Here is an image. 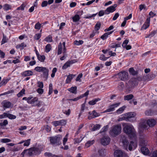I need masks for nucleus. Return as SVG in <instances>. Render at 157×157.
Here are the masks:
<instances>
[{
    "mask_svg": "<svg viewBox=\"0 0 157 157\" xmlns=\"http://www.w3.org/2000/svg\"><path fill=\"white\" fill-rule=\"evenodd\" d=\"M151 157H157V150L152 151L150 154Z\"/></svg>",
    "mask_w": 157,
    "mask_h": 157,
    "instance_id": "obj_40",
    "label": "nucleus"
},
{
    "mask_svg": "<svg viewBox=\"0 0 157 157\" xmlns=\"http://www.w3.org/2000/svg\"><path fill=\"white\" fill-rule=\"evenodd\" d=\"M124 132L128 135L130 138L134 137L136 136V132L133 126L131 124H126L123 128Z\"/></svg>",
    "mask_w": 157,
    "mask_h": 157,
    "instance_id": "obj_1",
    "label": "nucleus"
},
{
    "mask_svg": "<svg viewBox=\"0 0 157 157\" xmlns=\"http://www.w3.org/2000/svg\"><path fill=\"white\" fill-rule=\"evenodd\" d=\"M80 19L79 16L78 15L76 14L72 17L73 21L74 22L78 21Z\"/></svg>",
    "mask_w": 157,
    "mask_h": 157,
    "instance_id": "obj_32",
    "label": "nucleus"
},
{
    "mask_svg": "<svg viewBox=\"0 0 157 157\" xmlns=\"http://www.w3.org/2000/svg\"><path fill=\"white\" fill-rule=\"evenodd\" d=\"M43 67H35L34 70L39 72H41Z\"/></svg>",
    "mask_w": 157,
    "mask_h": 157,
    "instance_id": "obj_54",
    "label": "nucleus"
},
{
    "mask_svg": "<svg viewBox=\"0 0 157 157\" xmlns=\"http://www.w3.org/2000/svg\"><path fill=\"white\" fill-rule=\"evenodd\" d=\"M25 90L24 89H23L17 94V96L18 97H20L23 95V94H25Z\"/></svg>",
    "mask_w": 157,
    "mask_h": 157,
    "instance_id": "obj_35",
    "label": "nucleus"
},
{
    "mask_svg": "<svg viewBox=\"0 0 157 157\" xmlns=\"http://www.w3.org/2000/svg\"><path fill=\"white\" fill-rule=\"evenodd\" d=\"M52 124L55 127L57 126H65L67 123V121L64 119H62L59 121H52Z\"/></svg>",
    "mask_w": 157,
    "mask_h": 157,
    "instance_id": "obj_6",
    "label": "nucleus"
},
{
    "mask_svg": "<svg viewBox=\"0 0 157 157\" xmlns=\"http://www.w3.org/2000/svg\"><path fill=\"white\" fill-rule=\"evenodd\" d=\"M44 40L48 42H52V37L50 36H48Z\"/></svg>",
    "mask_w": 157,
    "mask_h": 157,
    "instance_id": "obj_36",
    "label": "nucleus"
},
{
    "mask_svg": "<svg viewBox=\"0 0 157 157\" xmlns=\"http://www.w3.org/2000/svg\"><path fill=\"white\" fill-rule=\"evenodd\" d=\"M149 25H147V24H144L143 25L142 27L141 28V29H146L148 27Z\"/></svg>",
    "mask_w": 157,
    "mask_h": 157,
    "instance_id": "obj_59",
    "label": "nucleus"
},
{
    "mask_svg": "<svg viewBox=\"0 0 157 157\" xmlns=\"http://www.w3.org/2000/svg\"><path fill=\"white\" fill-rule=\"evenodd\" d=\"M122 143L123 144L124 148L125 149L127 150L128 148L130 151L132 150V146L134 144V143L132 141H131L129 144L128 141L126 139H124L123 140Z\"/></svg>",
    "mask_w": 157,
    "mask_h": 157,
    "instance_id": "obj_5",
    "label": "nucleus"
},
{
    "mask_svg": "<svg viewBox=\"0 0 157 157\" xmlns=\"http://www.w3.org/2000/svg\"><path fill=\"white\" fill-rule=\"evenodd\" d=\"M10 9V6L7 4H6L4 6V9L6 11Z\"/></svg>",
    "mask_w": 157,
    "mask_h": 157,
    "instance_id": "obj_58",
    "label": "nucleus"
},
{
    "mask_svg": "<svg viewBox=\"0 0 157 157\" xmlns=\"http://www.w3.org/2000/svg\"><path fill=\"white\" fill-rule=\"evenodd\" d=\"M2 104L3 107L5 108H8L10 107L11 105V103L10 102L7 101H4Z\"/></svg>",
    "mask_w": 157,
    "mask_h": 157,
    "instance_id": "obj_19",
    "label": "nucleus"
},
{
    "mask_svg": "<svg viewBox=\"0 0 157 157\" xmlns=\"http://www.w3.org/2000/svg\"><path fill=\"white\" fill-rule=\"evenodd\" d=\"M41 28V24L39 22H37L35 25V28L36 29L39 30Z\"/></svg>",
    "mask_w": 157,
    "mask_h": 157,
    "instance_id": "obj_49",
    "label": "nucleus"
},
{
    "mask_svg": "<svg viewBox=\"0 0 157 157\" xmlns=\"http://www.w3.org/2000/svg\"><path fill=\"white\" fill-rule=\"evenodd\" d=\"M100 128V125L99 124H96L91 129V131H94L99 129Z\"/></svg>",
    "mask_w": 157,
    "mask_h": 157,
    "instance_id": "obj_34",
    "label": "nucleus"
},
{
    "mask_svg": "<svg viewBox=\"0 0 157 157\" xmlns=\"http://www.w3.org/2000/svg\"><path fill=\"white\" fill-rule=\"evenodd\" d=\"M113 28L114 27L113 25H111L109 28L105 29L104 31L105 32L109 31L113 29Z\"/></svg>",
    "mask_w": 157,
    "mask_h": 157,
    "instance_id": "obj_63",
    "label": "nucleus"
},
{
    "mask_svg": "<svg viewBox=\"0 0 157 157\" xmlns=\"http://www.w3.org/2000/svg\"><path fill=\"white\" fill-rule=\"evenodd\" d=\"M30 139H28L26 140H25L24 146H28L30 144Z\"/></svg>",
    "mask_w": 157,
    "mask_h": 157,
    "instance_id": "obj_45",
    "label": "nucleus"
},
{
    "mask_svg": "<svg viewBox=\"0 0 157 157\" xmlns=\"http://www.w3.org/2000/svg\"><path fill=\"white\" fill-rule=\"evenodd\" d=\"M76 62L77 61L75 60H73L67 62L64 64V65L63 66L62 69H66L68 67H69L71 64H73Z\"/></svg>",
    "mask_w": 157,
    "mask_h": 157,
    "instance_id": "obj_16",
    "label": "nucleus"
},
{
    "mask_svg": "<svg viewBox=\"0 0 157 157\" xmlns=\"http://www.w3.org/2000/svg\"><path fill=\"white\" fill-rule=\"evenodd\" d=\"M38 86L40 88H43L44 87V85L43 82H38Z\"/></svg>",
    "mask_w": 157,
    "mask_h": 157,
    "instance_id": "obj_61",
    "label": "nucleus"
},
{
    "mask_svg": "<svg viewBox=\"0 0 157 157\" xmlns=\"http://www.w3.org/2000/svg\"><path fill=\"white\" fill-rule=\"evenodd\" d=\"M147 124V122H141L140 124V127L143 128L145 129H147L148 128V127Z\"/></svg>",
    "mask_w": 157,
    "mask_h": 157,
    "instance_id": "obj_26",
    "label": "nucleus"
},
{
    "mask_svg": "<svg viewBox=\"0 0 157 157\" xmlns=\"http://www.w3.org/2000/svg\"><path fill=\"white\" fill-rule=\"evenodd\" d=\"M101 25V23L100 22H98L95 26V29L96 30H98L100 28Z\"/></svg>",
    "mask_w": 157,
    "mask_h": 157,
    "instance_id": "obj_37",
    "label": "nucleus"
},
{
    "mask_svg": "<svg viewBox=\"0 0 157 157\" xmlns=\"http://www.w3.org/2000/svg\"><path fill=\"white\" fill-rule=\"evenodd\" d=\"M155 77V75L151 73L147 76H144V78L146 80H151L154 78Z\"/></svg>",
    "mask_w": 157,
    "mask_h": 157,
    "instance_id": "obj_23",
    "label": "nucleus"
},
{
    "mask_svg": "<svg viewBox=\"0 0 157 157\" xmlns=\"http://www.w3.org/2000/svg\"><path fill=\"white\" fill-rule=\"evenodd\" d=\"M94 142V140H89L87 141V142L86 144L85 147H88L90 145H91Z\"/></svg>",
    "mask_w": 157,
    "mask_h": 157,
    "instance_id": "obj_29",
    "label": "nucleus"
},
{
    "mask_svg": "<svg viewBox=\"0 0 157 157\" xmlns=\"http://www.w3.org/2000/svg\"><path fill=\"white\" fill-rule=\"evenodd\" d=\"M125 108L126 107L125 106L120 107L117 110V114H120L122 113Z\"/></svg>",
    "mask_w": 157,
    "mask_h": 157,
    "instance_id": "obj_28",
    "label": "nucleus"
},
{
    "mask_svg": "<svg viewBox=\"0 0 157 157\" xmlns=\"http://www.w3.org/2000/svg\"><path fill=\"white\" fill-rule=\"evenodd\" d=\"M93 116L94 117V118H95L99 116L100 114L99 113H97L95 110H93L91 113Z\"/></svg>",
    "mask_w": 157,
    "mask_h": 157,
    "instance_id": "obj_47",
    "label": "nucleus"
},
{
    "mask_svg": "<svg viewBox=\"0 0 157 157\" xmlns=\"http://www.w3.org/2000/svg\"><path fill=\"white\" fill-rule=\"evenodd\" d=\"M146 115L147 116H151L152 115V113L151 112L150 110H146L145 113Z\"/></svg>",
    "mask_w": 157,
    "mask_h": 157,
    "instance_id": "obj_53",
    "label": "nucleus"
},
{
    "mask_svg": "<svg viewBox=\"0 0 157 157\" xmlns=\"http://www.w3.org/2000/svg\"><path fill=\"white\" fill-rule=\"evenodd\" d=\"M42 69L41 72L43 73V78H45V80H47L49 70L45 67H43Z\"/></svg>",
    "mask_w": 157,
    "mask_h": 157,
    "instance_id": "obj_15",
    "label": "nucleus"
},
{
    "mask_svg": "<svg viewBox=\"0 0 157 157\" xmlns=\"http://www.w3.org/2000/svg\"><path fill=\"white\" fill-rule=\"evenodd\" d=\"M63 47L62 46L61 43H60L58 45V49L57 52V54L58 55H60L61 54L62 52V48Z\"/></svg>",
    "mask_w": 157,
    "mask_h": 157,
    "instance_id": "obj_27",
    "label": "nucleus"
},
{
    "mask_svg": "<svg viewBox=\"0 0 157 157\" xmlns=\"http://www.w3.org/2000/svg\"><path fill=\"white\" fill-rule=\"evenodd\" d=\"M117 5L115 4L113 6H111L107 8L105 10V14H108L110 13H113L116 10V7L117 6Z\"/></svg>",
    "mask_w": 157,
    "mask_h": 157,
    "instance_id": "obj_9",
    "label": "nucleus"
},
{
    "mask_svg": "<svg viewBox=\"0 0 157 157\" xmlns=\"http://www.w3.org/2000/svg\"><path fill=\"white\" fill-rule=\"evenodd\" d=\"M135 116V114L133 112H130L124 114V118L126 121H129V119L134 117Z\"/></svg>",
    "mask_w": 157,
    "mask_h": 157,
    "instance_id": "obj_13",
    "label": "nucleus"
},
{
    "mask_svg": "<svg viewBox=\"0 0 157 157\" xmlns=\"http://www.w3.org/2000/svg\"><path fill=\"white\" fill-rule=\"evenodd\" d=\"M41 34L40 33L36 34L34 36V38L36 40H38L40 37Z\"/></svg>",
    "mask_w": 157,
    "mask_h": 157,
    "instance_id": "obj_55",
    "label": "nucleus"
},
{
    "mask_svg": "<svg viewBox=\"0 0 157 157\" xmlns=\"http://www.w3.org/2000/svg\"><path fill=\"white\" fill-rule=\"evenodd\" d=\"M110 141V138L107 136H104L101 139V144L104 146L109 144Z\"/></svg>",
    "mask_w": 157,
    "mask_h": 157,
    "instance_id": "obj_8",
    "label": "nucleus"
},
{
    "mask_svg": "<svg viewBox=\"0 0 157 157\" xmlns=\"http://www.w3.org/2000/svg\"><path fill=\"white\" fill-rule=\"evenodd\" d=\"M7 113H4L0 115V119L5 118L7 117Z\"/></svg>",
    "mask_w": 157,
    "mask_h": 157,
    "instance_id": "obj_57",
    "label": "nucleus"
},
{
    "mask_svg": "<svg viewBox=\"0 0 157 157\" xmlns=\"http://www.w3.org/2000/svg\"><path fill=\"white\" fill-rule=\"evenodd\" d=\"M77 88L76 86L72 87L68 89V90L71 93L76 94L77 93Z\"/></svg>",
    "mask_w": 157,
    "mask_h": 157,
    "instance_id": "obj_25",
    "label": "nucleus"
},
{
    "mask_svg": "<svg viewBox=\"0 0 157 157\" xmlns=\"http://www.w3.org/2000/svg\"><path fill=\"white\" fill-rule=\"evenodd\" d=\"M147 124L149 127H153L156 124V121L153 119H150L147 121Z\"/></svg>",
    "mask_w": 157,
    "mask_h": 157,
    "instance_id": "obj_14",
    "label": "nucleus"
},
{
    "mask_svg": "<svg viewBox=\"0 0 157 157\" xmlns=\"http://www.w3.org/2000/svg\"><path fill=\"white\" fill-rule=\"evenodd\" d=\"M25 6L26 5L24 3H23L21 5V6L20 7L17 8V10H24V8L25 7Z\"/></svg>",
    "mask_w": 157,
    "mask_h": 157,
    "instance_id": "obj_43",
    "label": "nucleus"
},
{
    "mask_svg": "<svg viewBox=\"0 0 157 157\" xmlns=\"http://www.w3.org/2000/svg\"><path fill=\"white\" fill-rule=\"evenodd\" d=\"M50 144L53 146H59L61 144L62 136L60 135H58L54 136L49 137Z\"/></svg>",
    "mask_w": 157,
    "mask_h": 157,
    "instance_id": "obj_2",
    "label": "nucleus"
},
{
    "mask_svg": "<svg viewBox=\"0 0 157 157\" xmlns=\"http://www.w3.org/2000/svg\"><path fill=\"white\" fill-rule=\"evenodd\" d=\"M38 100V99L37 98H34L31 100V102L29 101V103L32 104L33 106L39 107L40 105V101Z\"/></svg>",
    "mask_w": 157,
    "mask_h": 157,
    "instance_id": "obj_11",
    "label": "nucleus"
},
{
    "mask_svg": "<svg viewBox=\"0 0 157 157\" xmlns=\"http://www.w3.org/2000/svg\"><path fill=\"white\" fill-rule=\"evenodd\" d=\"M14 92V90H10L2 94H1L2 95H5L6 94H10L12 93H13Z\"/></svg>",
    "mask_w": 157,
    "mask_h": 157,
    "instance_id": "obj_44",
    "label": "nucleus"
},
{
    "mask_svg": "<svg viewBox=\"0 0 157 157\" xmlns=\"http://www.w3.org/2000/svg\"><path fill=\"white\" fill-rule=\"evenodd\" d=\"M43 149L38 147H33L28 149V155L30 156L36 155L40 154Z\"/></svg>",
    "mask_w": 157,
    "mask_h": 157,
    "instance_id": "obj_4",
    "label": "nucleus"
},
{
    "mask_svg": "<svg viewBox=\"0 0 157 157\" xmlns=\"http://www.w3.org/2000/svg\"><path fill=\"white\" fill-rule=\"evenodd\" d=\"M82 73L79 74L76 79V81H79L80 82H81V80H80V78L82 77Z\"/></svg>",
    "mask_w": 157,
    "mask_h": 157,
    "instance_id": "obj_52",
    "label": "nucleus"
},
{
    "mask_svg": "<svg viewBox=\"0 0 157 157\" xmlns=\"http://www.w3.org/2000/svg\"><path fill=\"white\" fill-rule=\"evenodd\" d=\"M119 78L122 81H125L128 79V73L125 71H122L118 74Z\"/></svg>",
    "mask_w": 157,
    "mask_h": 157,
    "instance_id": "obj_7",
    "label": "nucleus"
},
{
    "mask_svg": "<svg viewBox=\"0 0 157 157\" xmlns=\"http://www.w3.org/2000/svg\"><path fill=\"white\" fill-rule=\"evenodd\" d=\"M37 58L40 62H43L45 59V56L44 55H40Z\"/></svg>",
    "mask_w": 157,
    "mask_h": 157,
    "instance_id": "obj_39",
    "label": "nucleus"
},
{
    "mask_svg": "<svg viewBox=\"0 0 157 157\" xmlns=\"http://www.w3.org/2000/svg\"><path fill=\"white\" fill-rule=\"evenodd\" d=\"M11 141V140L8 138L2 139L1 140V142L2 143H6Z\"/></svg>",
    "mask_w": 157,
    "mask_h": 157,
    "instance_id": "obj_41",
    "label": "nucleus"
},
{
    "mask_svg": "<svg viewBox=\"0 0 157 157\" xmlns=\"http://www.w3.org/2000/svg\"><path fill=\"white\" fill-rule=\"evenodd\" d=\"M33 72L30 70H27L24 71L21 73L22 76L24 77L31 76L33 75Z\"/></svg>",
    "mask_w": 157,
    "mask_h": 157,
    "instance_id": "obj_18",
    "label": "nucleus"
},
{
    "mask_svg": "<svg viewBox=\"0 0 157 157\" xmlns=\"http://www.w3.org/2000/svg\"><path fill=\"white\" fill-rule=\"evenodd\" d=\"M108 128V126L107 125L104 126L101 130L100 132H105L107 131Z\"/></svg>",
    "mask_w": 157,
    "mask_h": 157,
    "instance_id": "obj_50",
    "label": "nucleus"
},
{
    "mask_svg": "<svg viewBox=\"0 0 157 157\" xmlns=\"http://www.w3.org/2000/svg\"><path fill=\"white\" fill-rule=\"evenodd\" d=\"M105 14V11H104L103 10L100 11L98 13V15L99 17H101L103 16Z\"/></svg>",
    "mask_w": 157,
    "mask_h": 157,
    "instance_id": "obj_64",
    "label": "nucleus"
},
{
    "mask_svg": "<svg viewBox=\"0 0 157 157\" xmlns=\"http://www.w3.org/2000/svg\"><path fill=\"white\" fill-rule=\"evenodd\" d=\"M113 31H112L110 32H106L103 35L101 36V38L103 40H105L108 37V36L111 34Z\"/></svg>",
    "mask_w": 157,
    "mask_h": 157,
    "instance_id": "obj_20",
    "label": "nucleus"
},
{
    "mask_svg": "<svg viewBox=\"0 0 157 157\" xmlns=\"http://www.w3.org/2000/svg\"><path fill=\"white\" fill-rule=\"evenodd\" d=\"M74 43L75 45H79L82 44L83 43V41L82 40H79L78 41L76 40L75 41Z\"/></svg>",
    "mask_w": 157,
    "mask_h": 157,
    "instance_id": "obj_46",
    "label": "nucleus"
},
{
    "mask_svg": "<svg viewBox=\"0 0 157 157\" xmlns=\"http://www.w3.org/2000/svg\"><path fill=\"white\" fill-rule=\"evenodd\" d=\"M109 57H106L104 55L102 54L101 55L100 57V59L102 60H106Z\"/></svg>",
    "mask_w": 157,
    "mask_h": 157,
    "instance_id": "obj_56",
    "label": "nucleus"
},
{
    "mask_svg": "<svg viewBox=\"0 0 157 157\" xmlns=\"http://www.w3.org/2000/svg\"><path fill=\"white\" fill-rule=\"evenodd\" d=\"M100 100L101 99L99 98H94L92 100L89 101L88 103L90 105H94L97 102L100 101Z\"/></svg>",
    "mask_w": 157,
    "mask_h": 157,
    "instance_id": "obj_24",
    "label": "nucleus"
},
{
    "mask_svg": "<svg viewBox=\"0 0 157 157\" xmlns=\"http://www.w3.org/2000/svg\"><path fill=\"white\" fill-rule=\"evenodd\" d=\"M119 16V13H116L113 17V20L114 21L116 20L118 17Z\"/></svg>",
    "mask_w": 157,
    "mask_h": 157,
    "instance_id": "obj_62",
    "label": "nucleus"
},
{
    "mask_svg": "<svg viewBox=\"0 0 157 157\" xmlns=\"http://www.w3.org/2000/svg\"><path fill=\"white\" fill-rule=\"evenodd\" d=\"M120 104V103H118L110 105L109 106V108L105 110L104 113L109 112L113 111L115 109V108L118 106Z\"/></svg>",
    "mask_w": 157,
    "mask_h": 157,
    "instance_id": "obj_10",
    "label": "nucleus"
},
{
    "mask_svg": "<svg viewBox=\"0 0 157 157\" xmlns=\"http://www.w3.org/2000/svg\"><path fill=\"white\" fill-rule=\"evenodd\" d=\"M52 47L50 44H47L45 48V51L46 52H48L51 50Z\"/></svg>",
    "mask_w": 157,
    "mask_h": 157,
    "instance_id": "obj_31",
    "label": "nucleus"
},
{
    "mask_svg": "<svg viewBox=\"0 0 157 157\" xmlns=\"http://www.w3.org/2000/svg\"><path fill=\"white\" fill-rule=\"evenodd\" d=\"M49 88L48 94L49 95H50L52 93L53 90L52 85V84L51 83L49 84Z\"/></svg>",
    "mask_w": 157,
    "mask_h": 157,
    "instance_id": "obj_48",
    "label": "nucleus"
},
{
    "mask_svg": "<svg viewBox=\"0 0 157 157\" xmlns=\"http://www.w3.org/2000/svg\"><path fill=\"white\" fill-rule=\"evenodd\" d=\"M121 125H113L110 131V134L113 137H115L121 133Z\"/></svg>",
    "mask_w": 157,
    "mask_h": 157,
    "instance_id": "obj_3",
    "label": "nucleus"
},
{
    "mask_svg": "<svg viewBox=\"0 0 157 157\" xmlns=\"http://www.w3.org/2000/svg\"><path fill=\"white\" fill-rule=\"evenodd\" d=\"M48 4L47 2L46 1H43L41 3V6L44 7L46 6Z\"/></svg>",
    "mask_w": 157,
    "mask_h": 157,
    "instance_id": "obj_60",
    "label": "nucleus"
},
{
    "mask_svg": "<svg viewBox=\"0 0 157 157\" xmlns=\"http://www.w3.org/2000/svg\"><path fill=\"white\" fill-rule=\"evenodd\" d=\"M141 151L142 153L145 155H147L149 153L148 149L145 147H141Z\"/></svg>",
    "mask_w": 157,
    "mask_h": 157,
    "instance_id": "obj_21",
    "label": "nucleus"
},
{
    "mask_svg": "<svg viewBox=\"0 0 157 157\" xmlns=\"http://www.w3.org/2000/svg\"><path fill=\"white\" fill-rule=\"evenodd\" d=\"M129 85L132 87L138 84V82L136 79L135 78H131L128 82Z\"/></svg>",
    "mask_w": 157,
    "mask_h": 157,
    "instance_id": "obj_12",
    "label": "nucleus"
},
{
    "mask_svg": "<svg viewBox=\"0 0 157 157\" xmlns=\"http://www.w3.org/2000/svg\"><path fill=\"white\" fill-rule=\"evenodd\" d=\"M133 96L132 94L124 96V100H129L132 99Z\"/></svg>",
    "mask_w": 157,
    "mask_h": 157,
    "instance_id": "obj_30",
    "label": "nucleus"
},
{
    "mask_svg": "<svg viewBox=\"0 0 157 157\" xmlns=\"http://www.w3.org/2000/svg\"><path fill=\"white\" fill-rule=\"evenodd\" d=\"M130 73L133 75H135L137 74V72L135 71L133 67H131L129 70Z\"/></svg>",
    "mask_w": 157,
    "mask_h": 157,
    "instance_id": "obj_33",
    "label": "nucleus"
},
{
    "mask_svg": "<svg viewBox=\"0 0 157 157\" xmlns=\"http://www.w3.org/2000/svg\"><path fill=\"white\" fill-rule=\"evenodd\" d=\"M114 155L115 157H122L123 152L120 150H116L114 153Z\"/></svg>",
    "mask_w": 157,
    "mask_h": 157,
    "instance_id": "obj_17",
    "label": "nucleus"
},
{
    "mask_svg": "<svg viewBox=\"0 0 157 157\" xmlns=\"http://www.w3.org/2000/svg\"><path fill=\"white\" fill-rule=\"evenodd\" d=\"M9 81V79H3L0 83V87L3 85L6 84Z\"/></svg>",
    "mask_w": 157,
    "mask_h": 157,
    "instance_id": "obj_38",
    "label": "nucleus"
},
{
    "mask_svg": "<svg viewBox=\"0 0 157 157\" xmlns=\"http://www.w3.org/2000/svg\"><path fill=\"white\" fill-rule=\"evenodd\" d=\"M7 117L10 119H15L16 118V116L8 113H7Z\"/></svg>",
    "mask_w": 157,
    "mask_h": 157,
    "instance_id": "obj_42",
    "label": "nucleus"
},
{
    "mask_svg": "<svg viewBox=\"0 0 157 157\" xmlns=\"http://www.w3.org/2000/svg\"><path fill=\"white\" fill-rule=\"evenodd\" d=\"M75 76V75L70 74L68 75L66 80V83H70L72 79Z\"/></svg>",
    "mask_w": 157,
    "mask_h": 157,
    "instance_id": "obj_22",
    "label": "nucleus"
},
{
    "mask_svg": "<svg viewBox=\"0 0 157 157\" xmlns=\"http://www.w3.org/2000/svg\"><path fill=\"white\" fill-rule=\"evenodd\" d=\"M128 42H129L128 40H124V42L122 44V46L124 48H125L126 46L127 45V44L128 43Z\"/></svg>",
    "mask_w": 157,
    "mask_h": 157,
    "instance_id": "obj_51",
    "label": "nucleus"
}]
</instances>
